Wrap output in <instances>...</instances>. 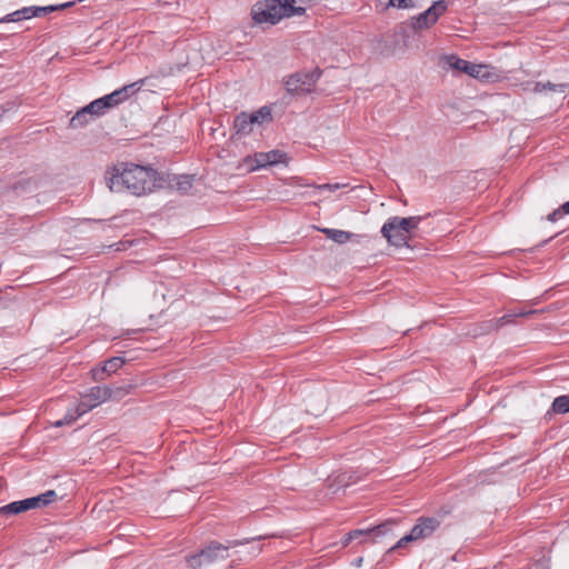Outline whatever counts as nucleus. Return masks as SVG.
<instances>
[{"instance_id": "f257e3e1", "label": "nucleus", "mask_w": 569, "mask_h": 569, "mask_svg": "<svg viewBox=\"0 0 569 569\" xmlns=\"http://www.w3.org/2000/svg\"><path fill=\"white\" fill-rule=\"evenodd\" d=\"M156 171L137 164L122 163L116 167L108 178V184L111 191H128L134 196L151 192L156 188Z\"/></svg>"}, {"instance_id": "f03ea898", "label": "nucleus", "mask_w": 569, "mask_h": 569, "mask_svg": "<svg viewBox=\"0 0 569 569\" xmlns=\"http://www.w3.org/2000/svg\"><path fill=\"white\" fill-rule=\"evenodd\" d=\"M423 217H391L381 228V234L390 246L396 248L410 247L409 240L412 238L415 231L419 228Z\"/></svg>"}, {"instance_id": "7ed1b4c3", "label": "nucleus", "mask_w": 569, "mask_h": 569, "mask_svg": "<svg viewBox=\"0 0 569 569\" xmlns=\"http://www.w3.org/2000/svg\"><path fill=\"white\" fill-rule=\"evenodd\" d=\"M238 545V541H232L228 546L212 541L198 553L188 556L187 566L189 569H216L220 561L229 557V548Z\"/></svg>"}, {"instance_id": "20e7f679", "label": "nucleus", "mask_w": 569, "mask_h": 569, "mask_svg": "<svg viewBox=\"0 0 569 569\" xmlns=\"http://www.w3.org/2000/svg\"><path fill=\"white\" fill-rule=\"evenodd\" d=\"M112 399V389L108 387H93L81 397L80 402L74 410L68 411L62 420L56 422L57 427L70 425L79 417L98 407L99 405Z\"/></svg>"}, {"instance_id": "39448f33", "label": "nucleus", "mask_w": 569, "mask_h": 569, "mask_svg": "<svg viewBox=\"0 0 569 569\" xmlns=\"http://www.w3.org/2000/svg\"><path fill=\"white\" fill-rule=\"evenodd\" d=\"M252 19L257 23L276 24L283 18L296 16L291 3L286 0H266L252 8Z\"/></svg>"}, {"instance_id": "423d86ee", "label": "nucleus", "mask_w": 569, "mask_h": 569, "mask_svg": "<svg viewBox=\"0 0 569 569\" xmlns=\"http://www.w3.org/2000/svg\"><path fill=\"white\" fill-rule=\"evenodd\" d=\"M58 495L54 490H48L37 497L27 498L20 501H13L9 505L0 507V515L14 516L30 509L44 507L57 499Z\"/></svg>"}, {"instance_id": "0eeeda50", "label": "nucleus", "mask_w": 569, "mask_h": 569, "mask_svg": "<svg viewBox=\"0 0 569 569\" xmlns=\"http://www.w3.org/2000/svg\"><path fill=\"white\" fill-rule=\"evenodd\" d=\"M266 121H271V110L268 107H262L252 113L242 112L234 120V134L239 138L246 137Z\"/></svg>"}, {"instance_id": "6e6552de", "label": "nucleus", "mask_w": 569, "mask_h": 569, "mask_svg": "<svg viewBox=\"0 0 569 569\" xmlns=\"http://www.w3.org/2000/svg\"><path fill=\"white\" fill-rule=\"evenodd\" d=\"M288 163V156L281 150H271L268 152H257L243 159L241 167L247 171H254L268 166Z\"/></svg>"}, {"instance_id": "1a4fd4ad", "label": "nucleus", "mask_w": 569, "mask_h": 569, "mask_svg": "<svg viewBox=\"0 0 569 569\" xmlns=\"http://www.w3.org/2000/svg\"><path fill=\"white\" fill-rule=\"evenodd\" d=\"M320 76L321 71L319 69H315L310 72H298L291 74L286 80V88L288 92L296 94L311 93L316 89Z\"/></svg>"}, {"instance_id": "9d476101", "label": "nucleus", "mask_w": 569, "mask_h": 569, "mask_svg": "<svg viewBox=\"0 0 569 569\" xmlns=\"http://www.w3.org/2000/svg\"><path fill=\"white\" fill-rule=\"evenodd\" d=\"M439 525L440 522L437 518H420L410 532L398 540L391 549L402 548L408 542L430 537L438 529Z\"/></svg>"}, {"instance_id": "9b49d317", "label": "nucleus", "mask_w": 569, "mask_h": 569, "mask_svg": "<svg viewBox=\"0 0 569 569\" xmlns=\"http://www.w3.org/2000/svg\"><path fill=\"white\" fill-rule=\"evenodd\" d=\"M448 4L445 0H438L430 8L411 19V27L415 30H422L432 27L438 19L445 14Z\"/></svg>"}, {"instance_id": "f8f14e48", "label": "nucleus", "mask_w": 569, "mask_h": 569, "mask_svg": "<svg viewBox=\"0 0 569 569\" xmlns=\"http://www.w3.org/2000/svg\"><path fill=\"white\" fill-rule=\"evenodd\" d=\"M71 3H63L60 6H46V7H24L20 10H17L12 13L7 14L0 22H18L26 19H31L33 17H41L47 13L53 12L59 9H64L69 7Z\"/></svg>"}, {"instance_id": "ddd939ff", "label": "nucleus", "mask_w": 569, "mask_h": 569, "mask_svg": "<svg viewBox=\"0 0 569 569\" xmlns=\"http://www.w3.org/2000/svg\"><path fill=\"white\" fill-rule=\"evenodd\" d=\"M447 63L455 70L465 72L476 79H488L491 76L489 67L486 64L471 63L456 56L447 57Z\"/></svg>"}, {"instance_id": "4468645a", "label": "nucleus", "mask_w": 569, "mask_h": 569, "mask_svg": "<svg viewBox=\"0 0 569 569\" xmlns=\"http://www.w3.org/2000/svg\"><path fill=\"white\" fill-rule=\"evenodd\" d=\"M124 365V359L121 357H113L104 362L101 368L92 370L96 380H103V373H114Z\"/></svg>"}, {"instance_id": "2eb2a0df", "label": "nucleus", "mask_w": 569, "mask_h": 569, "mask_svg": "<svg viewBox=\"0 0 569 569\" xmlns=\"http://www.w3.org/2000/svg\"><path fill=\"white\" fill-rule=\"evenodd\" d=\"M144 83V79H141L139 81H136L133 83H130V84H127V86H123L122 88L118 89V90H114L113 91V94L114 97L117 98V102L118 104H121L123 103L124 101H127L130 97H132L133 94H136L140 89L141 87L143 86Z\"/></svg>"}, {"instance_id": "dca6fc26", "label": "nucleus", "mask_w": 569, "mask_h": 569, "mask_svg": "<svg viewBox=\"0 0 569 569\" xmlns=\"http://www.w3.org/2000/svg\"><path fill=\"white\" fill-rule=\"evenodd\" d=\"M533 91L537 93H542L546 91H550L551 93L560 94L562 98L566 97V94L569 92V84L568 83H551V82H537L535 83Z\"/></svg>"}, {"instance_id": "f3484780", "label": "nucleus", "mask_w": 569, "mask_h": 569, "mask_svg": "<svg viewBox=\"0 0 569 569\" xmlns=\"http://www.w3.org/2000/svg\"><path fill=\"white\" fill-rule=\"evenodd\" d=\"M318 230L326 234V237L339 244H343L350 241L355 234L345 230L331 229V228H318Z\"/></svg>"}, {"instance_id": "a211bd4d", "label": "nucleus", "mask_w": 569, "mask_h": 569, "mask_svg": "<svg viewBox=\"0 0 569 569\" xmlns=\"http://www.w3.org/2000/svg\"><path fill=\"white\" fill-rule=\"evenodd\" d=\"M92 118L93 117L90 116V112L87 110V108L83 107L71 118L69 126L73 129L81 128L91 121Z\"/></svg>"}, {"instance_id": "6ab92c4d", "label": "nucleus", "mask_w": 569, "mask_h": 569, "mask_svg": "<svg viewBox=\"0 0 569 569\" xmlns=\"http://www.w3.org/2000/svg\"><path fill=\"white\" fill-rule=\"evenodd\" d=\"M553 413H568L569 412V393L555 398L551 405Z\"/></svg>"}, {"instance_id": "aec40b11", "label": "nucleus", "mask_w": 569, "mask_h": 569, "mask_svg": "<svg viewBox=\"0 0 569 569\" xmlns=\"http://www.w3.org/2000/svg\"><path fill=\"white\" fill-rule=\"evenodd\" d=\"M379 6L386 10L390 7L408 9L413 7L412 0H378Z\"/></svg>"}, {"instance_id": "412c9836", "label": "nucleus", "mask_w": 569, "mask_h": 569, "mask_svg": "<svg viewBox=\"0 0 569 569\" xmlns=\"http://www.w3.org/2000/svg\"><path fill=\"white\" fill-rule=\"evenodd\" d=\"M536 311L533 310H530V311H520L518 313H509V315H506L497 320H491L489 321V328H498L500 326H503L505 323H508L512 320V318L515 317H520V316H528V315H531V313H535Z\"/></svg>"}, {"instance_id": "4be33fe9", "label": "nucleus", "mask_w": 569, "mask_h": 569, "mask_svg": "<svg viewBox=\"0 0 569 569\" xmlns=\"http://www.w3.org/2000/svg\"><path fill=\"white\" fill-rule=\"evenodd\" d=\"M86 108L91 117L103 114L108 110L101 98L93 100Z\"/></svg>"}, {"instance_id": "5701e85b", "label": "nucleus", "mask_w": 569, "mask_h": 569, "mask_svg": "<svg viewBox=\"0 0 569 569\" xmlns=\"http://www.w3.org/2000/svg\"><path fill=\"white\" fill-rule=\"evenodd\" d=\"M395 527H396V521L389 520V521H386L372 529H367L366 531H369V535L375 533L376 536H383V535L392 531V529Z\"/></svg>"}, {"instance_id": "b1692460", "label": "nucleus", "mask_w": 569, "mask_h": 569, "mask_svg": "<svg viewBox=\"0 0 569 569\" xmlns=\"http://www.w3.org/2000/svg\"><path fill=\"white\" fill-rule=\"evenodd\" d=\"M365 536H369V531L362 529L352 530L343 537V539L341 540V545L343 547H347L352 540H356Z\"/></svg>"}, {"instance_id": "393cba45", "label": "nucleus", "mask_w": 569, "mask_h": 569, "mask_svg": "<svg viewBox=\"0 0 569 569\" xmlns=\"http://www.w3.org/2000/svg\"><path fill=\"white\" fill-rule=\"evenodd\" d=\"M177 188L181 191H188L191 188V178L188 176L180 177L177 181Z\"/></svg>"}, {"instance_id": "a878e982", "label": "nucleus", "mask_w": 569, "mask_h": 569, "mask_svg": "<svg viewBox=\"0 0 569 569\" xmlns=\"http://www.w3.org/2000/svg\"><path fill=\"white\" fill-rule=\"evenodd\" d=\"M131 389V385L118 387L114 390L112 389V398H121L122 396L130 393Z\"/></svg>"}, {"instance_id": "bb28decb", "label": "nucleus", "mask_w": 569, "mask_h": 569, "mask_svg": "<svg viewBox=\"0 0 569 569\" xmlns=\"http://www.w3.org/2000/svg\"><path fill=\"white\" fill-rule=\"evenodd\" d=\"M108 109L119 106L113 92L101 98Z\"/></svg>"}, {"instance_id": "cd10ccee", "label": "nucleus", "mask_w": 569, "mask_h": 569, "mask_svg": "<svg viewBox=\"0 0 569 569\" xmlns=\"http://www.w3.org/2000/svg\"><path fill=\"white\" fill-rule=\"evenodd\" d=\"M562 214H565V213L562 212V209L559 208V209H557L553 212L548 214V220L553 222V221L558 220Z\"/></svg>"}, {"instance_id": "c85d7f7f", "label": "nucleus", "mask_w": 569, "mask_h": 569, "mask_svg": "<svg viewBox=\"0 0 569 569\" xmlns=\"http://www.w3.org/2000/svg\"><path fill=\"white\" fill-rule=\"evenodd\" d=\"M319 189H327V190H330V191H335V190H338L340 188V184L339 183H326V184H321L318 187Z\"/></svg>"}, {"instance_id": "c756f323", "label": "nucleus", "mask_w": 569, "mask_h": 569, "mask_svg": "<svg viewBox=\"0 0 569 569\" xmlns=\"http://www.w3.org/2000/svg\"><path fill=\"white\" fill-rule=\"evenodd\" d=\"M561 209H562V212L565 214H569V201L565 202L562 206H561Z\"/></svg>"}, {"instance_id": "7c9ffc66", "label": "nucleus", "mask_w": 569, "mask_h": 569, "mask_svg": "<svg viewBox=\"0 0 569 569\" xmlns=\"http://www.w3.org/2000/svg\"><path fill=\"white\" fill-rule=\"evenodd\" d=\"M322 410H323V406H322L321 408H319V409H315V410H312V411H311V413H313V415H316V416H317V415H319Z\"/></svg>"}, {"instance_id": "2f4dec72", "label": "nucleus", "mask_w": 569, "mask_h": 569, "mask_svg": "<svg viewBox=\"0 0 569 569\" xmlns=\"http://www.w3.org/2000/svg\"><path fill=\"white\" fill-rule=\"evenodd\" d=\"M261 551V548H254L253 552L259 553Z\"/></svg>"}]
</instances>
